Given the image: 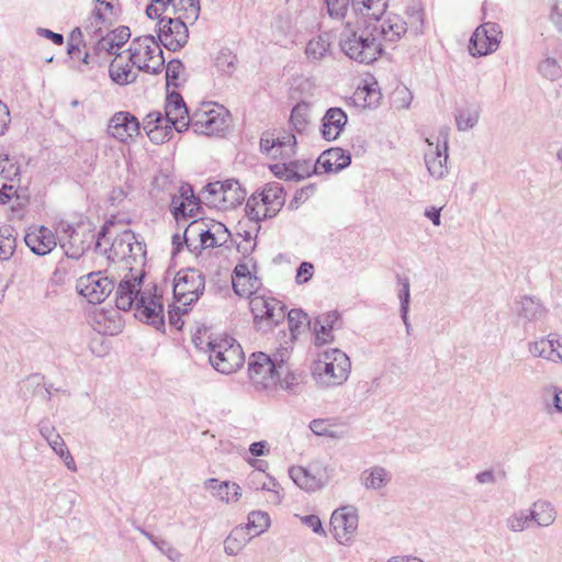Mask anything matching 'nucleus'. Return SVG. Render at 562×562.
<instances>
[{
  "mask_svg": "<svg viewBox=\"0 0 562 562\" xmlns=\"http://www.w3.org/2000/svg\"><path fill=\"white\" fill-rule=\"evenodd\" d=\"M143 278L142 269L138 272H128L119 282L115 292V305L122 311L134 308L136 317L159 328L165 324L162 297L156 292L142 291ZM154 290L156 291V286H154Z\"/></svg>",
  "mask_w": 562,
  "mask_h": 562,
  "instance_id": "nucleus-1",
  "label": "nucleus"
},
{
  "mask_svg": "<svg viewBox=\"0 0 562 562\" xmlns=\"http://www.w3.org/2000/svg\"><path fill=\"white\" fill-rule=\"evenodd\" d=\"M110 226L104 224L101 231L98 233V239L95 240V251L104 254L108 260L112 262L123 263V268L128 272L137 271L143 268L145 263V245L138 241L132 231H124L117 234L111 244V246L103 247L102 240L108 234H110Z\"/></svg>",
  "mask_w": 562,
  "mask_h": 562,
  "instance_id": "nucleus-2",
  "label": "nucleus"
},
{
  "mask_svg": "<svg viewBox=\"0 0 562 562\" xmlns=\"http://www.w3.org/2000/svg\"><path fill=\"white\" fill-rule=\"evenodd\" d=\"M339 46L347 57L360 64L373 63L383 52L378 35L371 31L370 22L363 29L346 23L339 35Z\"/></svg>",
  "mask_w": 562,
  "mask_h": 562,
  "instance_id": "nucleus-3",
  "label": "nucleus"
},
{
  "mask_svg": "<svg viewBox=\"0 0 562 562\" xmlns=\"http://www.w3.org/2000/svg\"><path fill=\"white\" fill-rule=\"evenodd\" d=\"M285 357H290L286 348L272 356L265 352H255L250 356L248 374L256 390L268 392L278 390V382H280L278 373L285 369Z\"/></svg>",
  "mask_w": 562,
  "mask_h": 562,
  "instance_id": "nucleus-4",
  "label": "nucleus"
},
{
  "mask_svg": "<svg viewBox=\"0 0 562 562\" xmlns=\"http://www.w3.org/2000/svg\"><path fill=\"white\" fill-rule=\"evenodd\" d=\"M351 362L348 356L339 349L323 352L312 368V378L322 389L344 384L350 373Z\"/></svg>",
  "mask_w": 562,
  "mask_h": 562,
  "instance_id": "nucleus-5",
  "label": "nucleus"
},
{
  "mask_svg": "<svg viewBox=\"0 0 562 562\" xmlns=\"http://www.w3.org/2000/svg\"><path fill=\"white\" fill-rule=\"evenodd\" d=\"M207 352L212 367L224 374L235 372L245 361L240 345L231 337H218L210 340Z\"/></svg>",
  "mask_w": 562,
  "mask_h": 562,
  "instance_id": "nucleus-6",
  "label": "nucleus"
},
{
  "mask_svg": "<svg viewBox=\"0 0 562 562\" xmlns=\"http://www.w3.org/2000/svg\"><path fill=\"white\" fill-rule=\"evenodd\" d=\"M130 60L142 71L160 74L165 67V58L160 44L153 35H144L133 40L130 48Z\"/></svg>",
  "mask_w": 562,
  "mask_h": 562,
  "instance_id": "nucleus-7",
  "label": "nucleus"
},
{
  "mask_svg": "<svg viewBox=\"0 0 562 562\" xmlns=\"http://www.w3.org/2000/svg\"><path fill=\"white\" fill-rule=\"evenodd\" d=\"M205 286L204 276L196 269L180 270L173 279V297L176 303L187 306L196 302L202 295Z\"/></svg>",
  "mask_w": 562,
  "mask_h": 562,
  "instance_id": "nucleus-8",
  "label": "nucleus"
},
{
  "mask_svg": "<svg viewBox=\"0 0 562 562\" xmlns=\"http://www.w3.org/2000/svg\"><path fill=\"white\" fill-rule=\"evenodd\" d=\"M448 140L449 128L443 127L440 130L437 142L434 143L427 138V149L424 154V160L427 171L435 180H442L449 173L448 168Z\"/></svg>",
  "mask_w": 562,
  "mask_h": 562,
  "instance_id": "nucleus-9",
  "label": "nucleus"
},
{
  "mask_svg": "<svg viewBox=\"0 0 562 562\" xmlns=\"http://www.w3.org/2000/svg\"><path fill=\"white\" fill-rule=\"evenodd\" d=\"M289 475L301 490L316 492L328 483L331 470L327 464L315 461L306 468L301 465L291 467Z\"/></svg>",
  "mask_w": 562,
  "mask_h": 562,
  "instance_id": "nucleus-10",
  "label": "nucleus"
},
{
  "mask_svg": "<svg viewBox=\"0 0 562 562\" xmlns=\"http://www.w3.org/2000/svg\"><path fill=\"white\" fill-rule=\"evenodd\" d=\"M64 236L60 240V246L65 255L72 259H79L91 246L95 245L98 234L93 229L85 226L74 227L70 224L61 226Z\"/></svg>",
  "mask_w": 562,
  "mask_h": 562,
  "instance_id": "nucleus-11",
  "label": "nucleus"
},
{
  "mask_svg": "<svg viewBox=\"0 0 562 562\" xmlns=\"http://www.w3.org/2000/svg\"><path fill=\"white\" fill-rule=\"evenodd\" d=\"M358 510L352 505L335 509L330 517L333 537L342 546H350L358 530Z\"/></svg>",
  "mask_w": 562,
  "mask_h": 562,
  "instance_id": "nucleus-12",
  "label": "nucleus"
},
{
  "mask_svg": "<svg viewBox=\"0 0 562 562\" xmlns=\"http://www.w3.org/2000/svg\"><path fill=\"white\" fill-rule=\"evenodd\" d=\"M80 295L91 304L102 303L114 290V280L103 276L102 272H90L77 281Z\"/></svg>",
  "mask_w": 562,
  "mask_h": 562,
  "instance_id": "nucleus-13",
  "label": "nucleus"
},
{
  "mask_svg": "<svg viewBox=\"0 0 562 562\" xmlns=\"http://www.w3.org/2000/svg\"><path fill=\"white\" fill-rule=\"evenodd\" d=\"M249 307L256 324L260 328H262L261 324L263 323H266L267 327L270 328L284 318L283 306L280 301L273 297L258 295L255 293L249 297Z\"/></svg>",
  "mask_w": 562,
  "mask_h": 562,
  "instance_id": "nucleus-14",
  "label": "nucleus"
},
{
  "mask_svg": "<svg viewBox=\"0 0 562 562\" xmlns=\"http://www.w3.org/2000/svg\"><path fill=\"white\" fill-rule=\"evenodd\" d=\"M187 23L181 18H161L158 22V38L168 50L177 52L188 42Z\"/></svg>",
  "mask_w": 562,
  "mask_h": 562,
  "instance_id": "nucleus-15",
  "label": "nucleus"
},
{
  "mask_svg": "<svg viewBox=\"0 0 562 562\" xmlns=\"http://www.w3.org/2000/svg\"><path fill=\"white\" fill-rule=\"evenodd\" d=\"M502 31L496 23L487 22L475 29L469 49L473 56H485L495 52L499 46Z\"/></svg>",
  "mask_w": 562,
  "mask_h": 562,
  "instance_id": "nucleus-16",
  "label": "nucleus"
},
{
  "mask_svg": "<svg viewBox=\"0 0 562 562\" xmlns=\"http://www.w3.org/2000/svg\"><path fill=\"white\" fill-rule=\"evenodd\" d=\"M140 131L138 119L130 112H116L108 124V133L121 143L133 140Z\"/></svg>",
  "mask_w": 562,
  "mask_h": 562,
  "instance_id": "nucleus-17",
  "label": "nucleus"
},
{
  "mask_svg": "<svg viewBox=\"0 0 562 562\" xmlns=\"http://www.w3.org/2000/svg\"><path fill=\"white\" fill-rule=\"evenodd\" d=\"M532 357L542 358L554 364H562V340L558 334L539 337L527 345Z\"/></svg>",
  "mask_w": 562,
  "mask_h": 562,
  "instance_id": "nucleus-18",
  "label": "nucleus"
},
{
  "mask_svg": "<svg viewBox=\"0 0 562 562\" xmlns=\"http://www.w3.org/2000/svg\"><path fill=\"white\" fill-rule=\"evenodd\" d=\"M164 120L165 123L172 126V132L182 133L191 125V116H189L187 105L179 93L172 92L167 97Z\"/></svg>",
  "mask_w": 562,
  "mask_h": 562,
  "instance_id": "nucleus-19",
  "label": "nucleus"
},
{
  "mask_svg": "<svg viewBox=\"0 0 562 562\" xmlns=\"http://www.w3.org/2000/svg\"><path fill=\"white\" fill-rule=\"evenodd\" d=\"M351 164L350 154L340 148L333 147L324 150L314 162L313 171L315 175L337 173Z\"/></svg>",
  "mask_w": 562,
  "mask_h": 562,
  "instance_id": "nucleus-20",
  "label": "nucleus"
},
{
  "mask_svg": "<svg viewBox=\"0 0 562 562\" xmlns=\"http://www.w3.org/2000/svg\"><path fill=\"white\" fill-rule=\"evenodd\" d=\"M191 128L195 134L218 135L227 127L226 119L215 110L196 111L191 116Z\"/></svg>",
  "mask_w": 562,
  "mask_h": 562,
  "instance_id": "nucleus-21",
  "label": "nucleus"
},
{
  "mask_svg": "<svg viewBox=\"0 0 562 562\" xmlns=\"http://www.w3.org/2000/svg\"><path fill=\"white\" fill-rule=\"evenodd\" d=\"M30 250L38 256L49 254L56 247L55 234L46 226L30 227L24 236Z\"/></svg>",
  "mask_w": 562,
  "mask_h": 562,
  "instance_id": "nucleus-22",
  "label": "nucleus"
},
{
  "mask_svg": "<svg viewBox=\"0 0 562 562\" xmlns=\"http://www.w3.org/2000/svg\"><path fill=\"white\" fill-rule=\"evenodd\" d=\"M371 31L378 35L379 41L396 42L406 33V22L398 15H390L385 19L379 18V21L371 23Z\"/></svg>",
  "mask_w": 562,
  "mask_h": 562,
  "instance_id": "nucleus-23",
  "label": "nucleus"
},
{
  "mask_svg": "<svg viewBox=\"0 0 562 562\" xmlns=\"http://www.w3.org/2000/svg\"><path fill=\"white\" fill-rule=\"evenodd\" d=\"M170 209L177 221L180 216L187 217L194 215V211L199 209V199L194 195L190 184H182L179 188V195H172Z\"/></svg>",
  "mask_w": 562,
  "mask_h": 562,
  "instance_id": "nucleus-24",
  "label": "nucleus"
},
{
  "mask_svg": "<svg viewBox=\"0 0 562 562\" xmlns=\"http://www.w3.org/2000/svg\"><path fill=\"white\" fill-rule=\"evenodd\" d=\"M516 314L528 323H537L547 317L549 310L541 300L532 295H522L516 300Z\"/></svg>",
  "mask_w": 562,
  "mask_h": 562,
  "instance_id": "nucleus-25",
  "label": "nucleus"
},
{
  "mask_svg": "<svg viewBox=\"0 0 562 562\" xmlns=\"http://www.w3.org/2000/svg\"><path fill=\"white\" fill-rule=\"evenodd\" d=\"M143 128L155 144H162L172 137V126L165 123L164 115L159 111H154L146 115Z\"/></svg>",
  "mask_w": 562,
  "mask_h": 562,
  "instance_id": "nucleus-26",
  "label": "nucleus"
},
{
  "mask_svg": "<svg viewBox=\"0 0 562 562\" xmlns=\"http://www.w3.org/2000/svg\"><path fill=\"white\" fill-rule=\"evenodd\" d=\"M347 114L340 108H330L323 117L322 135L326 140H335L347 124Z\"/></svg>",
  "mask_w": 562,
  "mask_h": 562,
  "instance_id": "nucleus-27",
  "label": "nucleus"
},
{
  "mask_svg": "<svg viewBox=\"0 0 562 562\" xmlns=\"http://www.w3.org/2000/svg\"><path fill=\"white\" fill-rule=\"evenodd\" d=\"M338 318V312L330 311L318 315L313 323H310L313 326L317 345L331 342L334 340L333 328Z\"/></svg>",
  "mask_w": 562,
  "mask_h": 562,
  "instance_id": "nucleus-28",
  "label": "nucleus"
},
{
  "mask_svg": "<svg viewBox=\"0 0 562 562\" xmlns=\"http://www.w3.org/2000/svg\"><path fill=\"white\" fill-rule=\"evenodd\" d=\"M532 525L539 528H548L554 524L558 512L554 505L546 499L533 502L529 508Z\"/></svg>",
  "mask_w": 562,
  "mask_h": 562,
  "instance_id": "nucleus-29",
  "label": "nucleus"
},
{
  "mask_svg": "<svg viewBox=\"0 0 562 562\" xmlns=\"http://www.w3.org/2000/svg\"><path fill=\"white\" fill-rule=\"evenodd\" d=\"M391 480V472L381 465L370 467L360 474L361 485L370 491H381L385 488Z\"/></svg>",
  "mask_w": 562,
  "mask_h": 562,
  "instance_id": "nucleus-30",
  "label": "nucleus"
},
{
  "mask_svg": "<svg viewBox=\"0 0 562 562\" xmlns=\"http://www.w3.org/2000/svg\"><path fill=\"white\" fill-rule=\"evenodd\" d=\"M352 8L364 18V23L379 21L385 13L387 0H352Z\"/></svg>",
  "mask_w": 562,
  "mask_h": 562,
  "instance_id": "nucleus-31",
  "label": "nucleus"
},
{
  "mask_svg": "<svg viewBox=\"0 0 562 562\" xmlns=\"http://www.w3.org/2000/svg\"><path fill=\"white\" fill-rule=\"evenodd\" d=\"M260 201L268 205V212L274 216L280 212L285 202V193L278 182L268 183L263 190L257 194Z\"/></svg>",
  "mask_w": 562,
  "mask_h": 562,
  "instance_id": "nucleus-32",
  "label": "nucleus"
},
{
  "mask_svg": "<svg viewBox=\"0 0 562 562\" xmlns=\"http://www.w3.org/2000/svg\"><path fill=\"white\" fill-rule=\"evenodd\" d=\"M331 36L328 33L318 34L312 37L305 47L306 58L311 61H318L330 54Z\"/></svg>",
  "mask_w": 562,
  "mask_h": 562,
  "instance_id": "nucleus-33",
  "label": "nucleus"
},
{
  "mask_svg": "<svg viewBox=\"0 0 562 562\" xmlns=\"http://www.w3.org/2000/svg\"><path fill=\"white\" fill-rule=\"evenodd\" d=\"M109 75L111 79L120 85H128L136 80L137 72L133 71L128 63H123L120 58H114L109 66Z\"/></svg>",
  "mask_w": 562,
  "mask_h": 562,
  "instance_id": "nucleus-34",
  "label": "nucleus"
},
{
  "mask_svg": "<svg viewBox=\"0 0 562 562\" xmlns=\"http://www.w3.org/2000/svg\"><path fill=\"white\" fill-rule=\"evenodd\" d=\"M251 539L244 527H236L225 539L224 551L227 555H236Z\"/></svg>",
  "mask_w": 562,
  "mask_h": 562,
  "instance_id": "nucleus-35",
  "label": "nucleus"
},
{
  "mask_svg": "<svg viewBox=\"0 0 562 562\" xmlns=\"http://www.w3.org/2000/svg\"><path fill=\"white\" fill-rule=\"evenodd\" d=\"M225 194L222 210L234 209L243 203L246 198L245 190L241 189L239 182L235 179L224 181Z\"/></svg>",
  "mask_w": 562,
  "mask_h": 562,
  "instance_id": "nucleus-36",
  "label": "nucleus"
},
{
  "mask_svg": "<svg viewBox=\"0 0 562 562\" xmlns=\"http://www.w3.org/2000/svg\"><path fill=\"white\" fill-rule=\"evenodd\" d=\"M505 526L514 533H520L529 529L532 526L529 508H520L510 513L505 519Z\"/></svg>",
  "mask_w": 562,
  "mask_h": 562,
  "instance_id": "nucleus-37",
  "label": "nucleus"
},
{
  "mask_svg": "<svg viewBox=\"0 0 562 562\" xmlns=\"http://www.w3.org/2000/svg\"><path fill=\"white\" fill-rule=\"evenodd\" d=\"M172 9L178 13L177 18H181L183 22L193 23L198 20L200 14L199 0H177L172 4Z\"/></svg>",
  "mask_w": 562,
  "mask_h": 562,
  "instance_id": "nucleus-38",
  "label": "nucleus"
},
{
  "mask_svg": "<svg viewBox=\"0 0 562 562\" xmlns=\"http://www.w3.org/2000/svg\"><path fill=\"white\" fill-rule=\"evenodd\" d=\"M270 526V517L266 512L255 510L248 515L245 530L254 537L265 532Z\"/></svg>",
  "mask_w": 562,
  "mask_h": 562,
  "instance_id": "nucleus-39",
  "label": "nucleus"
},
{
  "mask_svg": "<svg viewBox=\"0 0 562 562\" xmlns=\"http://www.w3.org/2000/svg\"><path fill=\"white\" fill-rule=\"evenodd\" d=\"M259 199L257 194H252L246 203V213L248 217L256 223L274 216L268 212V205L265 201H260Z\"/></svg>",
  "mask_w": 562,
  "mask_h": 562,
  "instance_id": "nucleus-40",
  "label": "nucleus"
},
{
  "mask_svg": "<svg viewBox=\"0 0 562 562\" xmlns=\"http://www.w3.org/2000/svg\"><path fill=\"white\" fill-rule=\"evenodd\" d=\"M290 122L297 133H304L310 125V106L305 102L297 103L291 112Z\"/></svg>",
  "mask_w": 562,
  "mask_h": 562,
  "instance_id": "nucleus-41",
  "label": "nucleus"
},
{
  "mask_svg": "<svg viewBox=\"0 0 562 562\" xmlns=\"http://www.w3.org/2000/svg\"><path fill=\"white\" fill-rule=\"evenodd\" d=\"M537 70L542 78L550 81H557L562 77L560 63L550 56H546L539 61Z\"/></svg>",
  "mask_w": 562,
  "mask_h": 562,
  "instance_id": "nucleus-42",
  "label": "nucleus"
},
{
  "mask_svg": "<svg viewBox=\"0 0 562 562\" xmlns=\"http://www.w3.org/2000/svg\"><path fill=\"white\" fill-rule=\"evenodd\" d=\"M480 120V111L476 108L468 106L456 114V126L458 131L465 132L473 128Z\"/></svg>",
  "mask_w": 562,
  "mask_h": 562,
  "instance_id": "nucleus-43",
  "label": "nucleus"
},
{
  "mask_svg": "<svg viewBox=\"0 0 562 562\" xmlns=\"http://www.w3.org/2000/svg\"><path fill=\"white\" fill-rule=\"evenodd\" d=\"M16 247V238L11 226L0 227V260H9Z\"/></svg>",
  "mask_w": 562,
  "mask_h": 562,
  "instance_id": "nucleus-44",
  "label": "nucleus"
},
{
  "mask_svg": "<svg viewBox=\"0 0 562 562\" xmlns=\"http://www.w3.org/2000/svg\"><path fill=\"white\" fill-rule=\"evenodd\" d=\"M234 292L239 296L250 297L256 293V290L261 285L260 280L255 276L248 278H238L232 281Z\"/></svg>",
  "mask_w": 562,
  "mask_h": 562,
  "instance_id": "nucleus-45",
  "label": "nucleus"
},
{
  "mask_svg": "<svg viewBox=\"0 0 562 562\" xmlns=\"http://www.w3.org/2000/svg\"><path fill=\"white\" fill-rule=\"evenodd\" d=\"M237 57L229 49H222L215 58V67L225 75H232L237 68Z\"/></svg>",
  "mask_w": 562,
  "mask_h": 562,
  "instance_id": "nucleus-46",
  "label": "nucleus"
},
{
  "mask_svg": "<svg viewBox=\"0 0 562 562\" xmlns=\"http://www.w3.org/2000/svg\"><path fill=\"white\" fill-rule=\"evenodd\" d=\"M0 176L10 181H14L20 176V166L14 157L8 154L0 155Z\"/></svg>",
  "mask_w": 562,
  "mask_h": 562,
  "instance_id": "nucleus-47",
  "label": "nucleus"
},
{
  "mask_svg": "<svg viewBox=\"0 0 562 562\" xmlns=\"http://www.w3.org/2000/svg\"><path fill=\"white\" fill-rule=\"evenodd\" d=\"M289 357H285V369L281 373H278L280 382L278 387L284 391H293L301 382V374L290 369L288 363Z\"/></svg>",
  "mask_w": 562,
  "mask_h": 562,
  "instance_id": "nucleus-48",
  "label": "nucleus"
},
{
  "mask_svg": "<svg viewBox=\"0 0 562 562\" xmlns=\"http://www.w3.org/2000/svg\"><path fill=\"white\" fill-rule=\"evenodd\" d=\"M273 140L277 151L280 150L281 156L290 158L295 154L296 137L292 133H283L277 138H273Z\"/></svg>",
  "mask_w": 562,
  "mask_h": 562,
  "instance_id": "nucleus-49",
  "label": "nucleus"
},
{
  "mask_svg": "<svg viewBox=\"0 0 562 562\" xmlns=\"http://www.w3.org/2000/svg\"><path fill=\"white\" fill-rule=\"evenodd\" d=\"M214 496L226 503L237 502L241 496V488L236 483L221 482L218 491L214 493Z\"/></svg>",
  "mask_w": 562,
  "mask_h": 562,
  "instance_id": "nucleus-50",
  "label": "nucleus"
},
{
  "mask_svg": "<svg viewBox=\"0 0 562 562\" xmlns=\"http://www.w3.org/2000/svg\"><path fill=\"white\" fill-rule=\"evenodd\" d=\"M204 192L206 193L205 199L207 200V203L222 210V203H224L225 194L224 182L216 181L209 183L205 187Z\"/></svg>",
  "mask_w": 562,
  "mask_h": 562,
  "instance_id": "nucleus-51",
  "label": "nucleus"
},
{
  "mask_svg": "<svg viewBox=\"0 0 562 562\" xmlns=\"http://www.w3.org/2000/svg\"><path fill=\"white\" fill-rule=\"evenodd\" d=\"M310 429L316 436H327L330 438H341L342 435L337 431L335 426L328 419H314L310 423Z\"/></svg>",
  "mask_w": 562,
  "mask_h": 562,
  "instance_id": "nucleus-52",
  "label": "nucleus"
},
{
  "mask_svg": "<svg viewBox=\"0 0 562 562\" xmlns=\"http://www.w3.org/2000/svg\"><path fill=\"white\" fill-rule=\"evenodd\" d=\"M207 224L203 220H194L192 221L186 228L183 233V240L188 248L191 247V241L199 238L201 241L202 231H205Z\"/></svg>",
  "mask_w": 562,
  "mask_h": 562,
  "instance_id": "nucleus-53",
  "label": "nucleus"
},
{
  "mask_svg": "<svg viewBox=\"0 0 562 562\" xmlns=\"http://www.w3.org/2000/svg\"><path fill=\"white\" fill-rule=\"evenodd\" d=\"M207 224L203 220H194L192 221L186 228L183 233V240L188 248L191 247V241L199 238L201 241L202 231H205Z\"/></svg>",
  "mask_w": 562,
  "mask_h": 562,
  "instance_id": "nucleus-54",
  "label": "nucleus"
},
{
  "mask_svg": "<svg viewBox=\"0 0 562 562\" xmlns=\"http://www.w3.org/2000/svg\"><path fill=\"white\" fill-rule=\"evenodd\" d=\"M97 5L94 11V19L97 21H111L114 16V4L115 0H94Z\"/></svg>",
  "mask_w": 562,
  "mask_h": 562,
  "instance_id": "nucleus-55",
  "label": "nucleus"
},
{
  "mask_svg": "<svg viewBox=\"0 0 562 562\" xmlns=\"http://www.w3.org/2000/svg\"><path fill=\"white\" fill-rule=\"evenodd\" d=\"M184 72V66L179 59H171L166 67V81L167 85L179 86L178 80Z\"/></svg>",
  "mask_w": 562,
  "mask_h": 562,
  "instance_id": "nucleus-56",
  "label": "nucleus"
},
{
  "mask_svg": "<svg viewBox=\"0 0 562 562\" xmlns=\"http://www.w3.org/2000/svg\"><path fill=\"white\" fill-rule=\"evenodd\" d=\"M267 479V475L265 474V471L259 469V471H252L248 475V484L255 488V490H267L272 491L273 487H276L278 484L269 479V484L266 482H261L262 479Z\"/></svg>",
  "mask_w": 562,
  "mask_h": 562,
  "instance_id": "nucleus-57",
  "label": "nucleus"
},
{
  "mask_svg": "<svg viewBox=\"0 0 562 562\" xmlns=\"http://www.w3.org/2000/svg\"><path fill=\"white\" fill-rule=\"evenodd\" d=\"M546 392L552 394L551 403L546 404L547 413L562 414V389L557 385H550L546 389Z\"/></svg>",
  "mask_w": 562,
  "mask_h": 562,
  "instance_id": "nucleus-58",
  "label": "nucleus"
},
{
  "mask_svg": "<svg viewBox=\"0 0 562 562\" xmlns=\"http://www.w3.org/2000/svg\"><path fill=\"white\" fill-rule=\"evenodd\" d=\"M290 162L294 173V181L303 180L315 173L313 171L314 164L311 160H295Z\"/></svg>",
  "mask_w": 562,
  "mask_h": 562,
  "instance_id": "nucleus-59",
  "label": "nucleus"
},
{
  "mask_svg": "<svg viewBox=\"0 0 562 562\" xmlns=\"http://www.w3.org/2000/svg\"><path fill=\"white\" fill-rule=\"evenodd\" d=\"M307 322V315L301 310H291L288 313V324L289 328L292 333V336L295 333L300 331V328Z\"/></svg>",
  "mask_w": 562,
  "mask_h": 562,
  "instance_id": "nucleus-60",
  "label": "nucleus"
},
{
  "mask_svg": "<svg viewBox=\"0 0 562 562\" xmlns=\"http://www.w3.org/2000/svg\"><path fill=\"white\" fill-rule=\"evenodd\" d=\"M549 20L557 32L562 35V0H553L550 5Z\"/></svg>",
  "mask_w": 562,
  "mask_h": 562,
  "instance_id": "nucleus-61",
  "label": "nucleus"
},
{
  "mask_svg": "<svg viewBox=\"0 0 562 562\" xmlns=\"http://www.w3.org/2000/svg\"><path fill=\"white\" fill-rule=\"evenodd\" d=\"M155 547L172 562L181 559L180 551L167 540L160 539L159 542H155Z\"/></svg>",
  "mask_w": 562,
  "mask_h": 562,
  "instance_id": "nucleus-62",
  "label": "nucleus"
},
{
  "mask_svg": "<svg viewBox=\"0 0 562 562\" xmlns=\"http://www.w3.org/2000/svg\"><path fill=\"white\" fill-rule=\"evenodd\" d=\"M398 283L402 285V289L398 292V299L401 307H409L411 303V283L409 279L406 277H398Z\"/></svg>",
  "mask_w": 562,
  "mask_h": 562,
  "instance_id": "nucleus-63",
  "label": "nucleus"
},
{
  "mask_svg": "<svg viewBox=\"0 0 562 562\" xmlns=\"http://www.w3.org/2000/svg\"><path fill=\"white\" fill-rule=\"evenodd\" d=\"M394 95V103L397 109H407L411 105L413 95L406 88L397 89Z\"/></svg>",
  "mask_w": 562,
  "mask_h": 562,
  "instance_id": "nucleus-64",
  "label": "nucleus"
}]
</instances>
